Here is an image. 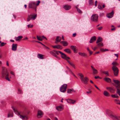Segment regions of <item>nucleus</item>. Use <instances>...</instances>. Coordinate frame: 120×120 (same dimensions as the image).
<instances>
[{"instance_id":"1","label":"nucleus","mask_w":120,"mask_h":120,"mask_svg":"<svg viewBox=\"0 0 120 120\" xmlns=\"http://www.w3.org/2000/svg\"><path fill=\"white\" fill-rule=\"evenodd\" d=\"M106 112L110 115V117L113 120H120V116H116L110 110H107Z\"/></svg>"},{"instance_id":"2","label":"nucleus","mask_w":120,"mask_h":120,"mask_svg":"<svg viewBox=\"0 0 120 120\" xmlns=\"http://www.w3.org/2000/svg\"><path fill=\"white\" fill-rule=\"evenodd\" d=\"M113 81L115 83V84L114 86H116V93L119 95H120V81L117 80H115L113 79Z\"/></svg>"},{"instance_id":"3","label":"nucleus","mask_w":120,"mask_h":120,"mask_svg":"<svg viewBox=\"0 0 120 120\" xmlns=\"http://www.w3.org/2000/svg\"><path fill=\"white\" fill-rule=\"evenodd\" d=\"M79 75L80 77V79L82 82L85 84H87L89 81L88 77L86 76L84 77V75L81 73H79Z\"/></svg>"},{"instance_id":"4","label":"nucleus","mask_w":120,"mask_h":120,"mask_svg":"<svg viewBox=\"0 0 120 120\" xmlns=\"http://www.w3.org/2000/svg\"><path fill=\"white\" fill-rule=\"evenodd\" d=\"M12 108L13 109L14 112L18 116L20 115L19 117L20 118L23 120H27V118L25 115H22V114H23L22 113H21V114H20V113L16 109L13 108Z\"/></svg>"},{"instance_id":"5","label":"nucleus","mask_w":120,"mask_h":120,"mask_svg":"<svg viewBox=\"0 0 120 120\" xmlns=\"http://www.w3.org/2000/svg\"><path fill=\"white\" fill-rule=\"evenodd\" d=\"M2 77L4 78L5 76H9L8 71L7 69L5 67H2Z\"/></svg>"},{"instance_id":"6","label":"nucleus","mask_w":120,"mask_h":120,"mask_svg":"<svg viewBox=\"0 0 120 120\" xmlns=\"http://www.w3.org/2000/svg\"><path fill=\"white\" fill-rule=\"evenodd\" d=\"M37 15L36 14H35L34 13L29 15L27 19V21L29 22L30 20H35L36 18Z\"/></svg>"},{"instance_id":"7","label":"nucleus","mask_w":120,"mask_h":120,"mask_svg":"<svg viewBox=\"0 0 120 120\" xmlns=\"http://www.w3.org/2000/svg\"><path fill=\"white\" fill-rule=\"evenodd\" d=\"M98 16L96 14H94L92 15L91 17V21L96 22L98 20Z\"/></svg>"},{"instance_id":"8","label":"nucleus","mask_w":120,"mask_h":120,"mask_svg":"<svg viewBox=\"0 0 120 120\" xmlns=\"http://www.w3.org/2000/svg\"><path fill=\"white\" fill-rule=\"evenodd\" d=\"M112 69L115 75L117 76L119 72L118 69V68L115 65H114L112 67Z\"/></svg>"},{"instance_id":"9","label":"nucleus","mask_w":120,"mask_h":120,"mask_svg":"<svg viewBox=\"0 0 120 120\" xmlns=\"http://www.w3.org/2000/svg\"><path fill=\"white\" fill-rule=\"evenodd\" d=\"M29 8H34L35 11L36 10V3L35 2H33L30 3L28 5Z\"/></svg>"},{"instance_id":"10","label":"nucleus","mask_w":120,"mask_h":120,"mask_svg":"<svg viewBox=\"0 0 120 120\" xmlns=\"http://www.w3.org/2000/svg\"><path fill=\"white\" fill-rule=\"evenodd\" d=\"M67 86V85L66 84H64L62 85L60 88V91L62 92H65L66 91Z\"/></svg>"},{"instance_id":"11","label":"nucleus","mask_w":120,"mask_h":120,"mask_svg":"<svg viewBox=\"0 0 120 120\" xmlns=\"http://www.w3.org/2000/svg\"><path fill=\"white\" fill-rule=\"evenodd\" d=\"M59 52L61 54V56L62 58L66 60L67 61V60H68V59H70V57H67L66 55L64 53L60 51H59Z\"/></svg>"},{"instance_id":"12","label":"nucleus","mask_w":120,"mask_h":120,"mask_svg":"<svg viewBox=\"0 0 120 120\" xmlns=\"http://www.w3.org/2000/svg\"><path fill=\"white\" fill-rule=\"evenodd\" d=\"M114 11H112L111 12L106 15V16L109 18H112L113 15Z\"/></svg>"},{"instance_id":"13","label":"nucleus","mask_w":120,"mask_h":120,"mask_svg":"<svg viewBox=\"0 0 120 120\" xmlns=\"http://www.w3.org/2000/svg\"><path fill=\"white\" fill-rule=\"evenodd\" d=\"M52 47L54 48H56L58 49H61L62 48V46L60 45H53Z\"/></svg>"},{"instance_id":"14","label":"nucleus","mask_w":120,"mask_h":120,"mask_svg":"<svg viewBox=\"0 0 120 120\" xmlns=\"http://www.w3.org/2000/svg\"><path fill=\"white\" fill-rule=\"evenodd\" d=\"M43 113L41 110H38V111L37 117L38 118H40L42 116Z\"/></svg>"},{"instance_id":"15","label":"nucleus","mask_w":120,"mask_h":120,"mask_svg":"<svg viewBox=\"0 0 120 120\" xmlns=\"http://www.w3.org/2000/svg\"><path fill=\"white\" fill-rule=\"evenodd\" d=\"M66 100L68 103L70 104H74L76 102L75 101L70 99H68Z\"/></svg>"},{"instance_id":"16","label":"nucleus","mask_w":120,"mask_h":120,"mask_svg":"<svg viewBox=\"0 0 120 120\" xmlns=\"http://www.w3.org/2000/svg\"><path fill=\"white\" fill-rule=\"evenodd\" d=\"M17 44H13L12 45V50L13 51H16L17 49Z\"/></svg>"},{"instance_id":"17","label":"nucleus","mask_w":120,"mask_h":120,"mask_svg":"<svg viewBox=\"0 0 120 120\" xmlns=\"http://www.w3.org/2000/svg\"><path fill=\"white\" fill-rule=\"evenodd\" d=\"M63 8L66 10H68L71 8L70 6L68 5H66L63 6Z\"/></svg>"},{"instance_id":"18","label":"nucleus","mask_w":120,"mask_h":120,"mask_svg":"<svg viewBox=\"0 0 120 120\" xmlns=\"http://www.w3.org/2000/svg\"><path fill=\"white\" fill-rule=\"evenodd\" d=\"M71 48L74 51L75 53H76L77 52V50L76 49V47L75 46L71 45Z\"/></svg>"},{"instance_id":"19","label":"nucleus","mask_w":120,"mask_h":120,"mask_svg":"<svg viewBox=\"0 0 120 120\" xmlns=\"http://www.w3.org/2000/svg\"><path fill=\"white\" fill-rule=\"evenodd\" d=\"M96 39V38L95 36H94L91 37L90 39V40L89 41L90 43H92L95 41Z\"/></svg>"},{"instance_id":"20","label":"nucleus","mask_w":120,"mask_h":120,"mask_svg":"<svg viewBox=\"0 0 120 120\" xmlns=\"http://www.w3.org/2000/svg\"><path fill=\"white\" fill-rule=\"evenodd\" d=\"M91 67L93 71V74H96L98 73L97 70L95 69L92 66H91Z\"/></svg>"},{"instance_id":"21","label":"nucleus","mask_w":120,"mask_h":120,"mask_svg":"<svg viewBox=\"0 0 120 120\" xmlns=\"http://www.w3.org/2000/svg\"><path fill=\"white\" fill-rule=\"evenodd\" d=\"M56 109L57 110L60 111L62 110L63 109V107L62 106H60L57 107H56Z\"/></svg>"},{"instance_id":"22","label":"nucleus","mask_w":120,"mask_h":120,"mask_svg":"<svg viewBox=\"0 0 120 120\" xmlns=\"http://www.w3.org/2000/svg\"><path fill=\"white\" fill-rule=\"evenodd\" d=\"M61 40V38L59 36H57L55 40V43H57L58 42H60Z\"/></svg>"},{"instance_id":"23","label":"nucleus","mask_w":120,"mask_h":120,"mask_svg":"<svg viewBox=\"0 0 120 120\" xmlns=\"http://www.w3.org/2000/svg\"><path fill=\"white\" fill-rule=\"evenodd\" d=\"M60 43L61 44H63L64 46H66L68 45V43L66 41H62Z\"/></svg>"},{"instance_id":"24","label":"nucleus","mask_w":120,"mask_h":120,"mask_svg":"<svg viewBox=\"0 0 120 120\" xmlns=\"http://www.w3.org/2000/svg\"><path fill=\"white\" fill-rule=\"evenodd\" d=\"M104 96H109L110 94L109 93L106 91H104Z\"/></svg>"},{"instance_id":"25","label":"nucleus","mask_w":120,"mask_h":120,"mask_svg":"<svg viewBox=\"0 0 120 120\" xmlns=\"http://www.w3.org/2000/svg\"><path fill=\"white\" fill-rule=\"evenodd\" d=\"M50 53L52 55L56 57V58H57L58 59H59L60 58L54 52H53L52 51H50Z\"/></svg>"},{"instance_id":"26","label":"nucleus","mask_w":120,"mask_h":120,"mask_svg":"<svg viewBox=\"0 0 120 120\" xmlns=\"http://www.w3.org/2000/svg\"><path fill=\"white\" fill-rule=\"evenodd\" d=\"M104 79L105 81L108 83H110L111 82V79L109 78H105Z\"/></svg>"},{"instance_id":"27","label":"nucleus","mask_w":120,"mask_h":120,"mask_svg":"<svg viewBox=\"0 0 120 120\" xmlns=\"http://www.w3.org/2000/svg\"><path fill=\"white\" fill-rule=\"evenodd\" d=\"M68 62V63L71 66L73 67V68H75V65L72 63L69 60H67Z\"/></svg>"},{"instance_id":"28","label":"nucleus","mask_w":120,"mask_h":120,"mask_svg":"<svg viewBox=\"0 0 120 120\" xmlns=\"http://www.w3.org/2000/svg\"><path fill=\"white\" fill-rule=\"evenodd\" d=\"M75 92V91L73 89H68L67 90V92L68 93H72L71 92Z\"/></svg>"},{"instance_id":"29","label":"nucleus","mask_w":120,"mask_h":120,"mask_svg":"<svg viewBox=\"0 0 120 120\" xmlns=\"http://www.w3.org/2000/svg\"><path fill=\"white\" fill-rule=\"evenodd\" d=\"M43 55L38 53V54L37 57L39 59H42L44 58Z\"/></svg>"},{"instance_id":"30","label":"nucleus","mask_w":120,"mask_h":120,"mask_svg":"<svg viewBox=\"0 0 120 120\" xmlns=\"http://www.w3.org/2000/svg\"><path fill=\"white\" fill-rule=\"evenodd\" d=\"M78 54L79 55L82 56H87L86 54L84 53L79 52Z\"/></svg>"},{"instance_id":"31","label":"nucleus","mask_w":120,"mask_h":120,"mask_svg":"<svg viewBox=\"0 0 120 120\" xmlns=\"http://www.w3.org/2000/svg\"><path fill=\"white\" fill-rule=\"evenodd\" d=\"M13 116V112H9L8 115V117H11Z\"/></svg>"},{"instance_id":"32","label":"nucleus","mask_w":120,"mask_h":120,"mask_svg":"<svg viewBox=\"0 0 120 120\" xmlns=\"http://www.w3.org/2000/svg\"><path fill=\"white\" fill-rule=\"evenodd\" d=\"M102 40V38L101 37H99L97 39L96 43H98L101 41Z\"/></svg>"},{"instance_id":"33","label":"nucleus","mask_w":120,"mask_h":120,"mask_svg":"<svg viewBox=\"0 0 120 120\" xmlns=\"http://www.w3.org/2000/svg\"><path fill=\"white\" fill-rule=\"evenodd\" d=\"M66 68L69 72H70L74 76H75V75L72 72V71L68 67H66Z\"/></svg>"},{"instance_id":"34","label":"nucleus","mask_w":120,"mask_h":120,"mask_svg":"<svg viewBox=\"0 0 120 120\" xmlns=\"http://www.w3.org/2000/svg\"><path fill=\"white\" fill-rule=\"evenodd\" d=\"M115 102L117 104L120 105V101L119 100L115 99L114 100Z\"/></svg>"},{"instance_id":"35","label":"nucleus","mask_w":120,"mask_h":120,"mask_svg":"<svg viewBox=\"0 0 120 120\" xmlns=\"http://www.w3.org/2000/svg\"><path fill=\"white\" fill-rule=\"evenodd\" d=\"M22 38V36H19L18 37L16 38V41H19L20 39H21Z\"/></svg>"},{"instance_id":"36","label":"nucleus","mask_w":120,"mask_h":120,"mask_svg":"<svg viewBox=\"0 0 120 120\" xmlns=\"http://www.w3.org/2000/svg\"><path fill=\"white\" fill-rule=\"evenodd\" d=\"M111 96L113 98H119V97L117 94L112 95H111Z\"/></svg>"},{"instance_id":"37","label":"nucleus","mask_w":120,"mask_h":120,"mask_svg":"<svg viewBox=\"0 0 120 120\" xmlns=\"http://www.w3.org/2000/svg\"><path fill=\"white\" fill-rule=\"evenodd\" d=\"M64 51L65 52L69 53H70L71 52L70 49H66L64 50Z\"/></svg>"},{"instance_id":"38","label":"nucleus","mask_w":120,"mask_h":120,"mask_svg":"<svg viewBox=\"0 0 120 120\" xmlns=\"http://www.w3.org/2000/svg\"><path fill=\"white\" fill-rule=\"evenodd\" d=\"M89 4L90 5H94V2L93 0H89Z\"/></svg>"},{"instance_id":"39","label":"nucleus","mask_w":120,"mask_h":120,"mask_svg":"<svg viewBox=\"0 0 120 120\" xmlns=\"http://www.w3.org/2000/svg\"><path fill=\"white\" fill-rule=\"evenodd\" d=\"M103 46V44L102 43H100L97 44V46L98 47H101Z\"/></svg>"},{"instance_id":"40","label":"nucleus","mask_w":120,"mask_h":120,"mask_svg":"<svg viewBox=\"0 0 120 120\" xmlns=\"http://www.w3.org/2000/svg\"><path fill=\"white\" fill-rule=\"evenodd\" d=\"M106 89L107 90L111 92H112V91L113 90V89L111 87H107L106 88Z\"/></svg>"},{"instance_id":"41","label":"nucleus","mask_w":120,"mask_h":120,"mask_svg":"<svg viewBox=\"0 0 120 120\" xmlns=\"http://www.w3.org/2000/svg\"><path fill=\"white\" fill-rule=\"evenodd\" d=\"M6 44V43L2 42L0 44V46L1 47L5 45Z\"/></svg>"},{"instance_id":"42","label":"nucleus","mask_w":120,"mask_h":120,"mask_svg":"<svg viewBox=\"0 0 120 120\" xmlns=\"http://www.w3.org/2000/svg\"><path fill=\"white\" fill-rule=\"evenodd\" d=\"M112 64L116 66L118 65V64L116 62H113L112 63Z\"/></svg>"},{"instance_id":"43","label":"nucleus","mask_w":120,"mask_h":120,"mask_svg":"<svg viewBox=\"0 0 120 120\" xmlns=\"http://www.w3.org/2000/svg\"><path fill=\"white\" fill-rule=\"evenodd\" d=\"M76 8L77 9V11L78 12L80 13H82V12L80 9L78 8L77 7Z\"/></svg>"},{"instance_id":"44","label":"nucleus","mask_w":120,"mask_h":120,"mask_svg":"<svg viewBox=\"0 0 120 120\" xmlns=\"http://www.w3.org/2000/svg\"><path fill=\"white\" fill-rule=\"evenodd\" d=\"M98 8L99 9L101 10H102L103 9L102 8L101 6L99 5H98Z\"/></svg>"},{"instance_id":"45","label":"nucleus","mask_w":120,"mask_h":120,"mask_svg":"<svg viewBox=\"0 0 120 120\" xmlns=\"http://www.w3.org/2000/svg\"><path fill=\"white\" fill-rule=\"evenodd\" d=\"M102 73H103L105 74L106 75H107L108 76H109V75L108 73V71H107V72H106L105 71H103V72Z\"/></svg>"},{"instance_id":"46","label":"nucleus","mask_w":120,"mask_h":120,"mask_svg":"<svg viewBox=\"0 0 120 120\" xmlns=\"http://www.w3.org/2000/svg\"><path fill=\"white\" fill-rule=\"evenodd\" d=\"M8 76H7L4 77L5 78V79L7 80H8L9 81H10V80L8 78Z\"/></svg>"},{"instance_id":"47","label":"nucleus","mask_w":120,"mask_h":120,"mask_svg":"<svg viewBox=\"0 0 120 120\" xmlns=\"http://www.w3.org/2000/svg\"><path fill=\"white\" fill-rule=\"evenodd\" d=\"M40 1L39 0L37 1L36 2L37 4H36V6L39 5V4L40 3Z\"/></svg>"},{"instance_id":"48","label":"nucleus","mask_w":120,"mask_h":120,"mask_svg":"<svg viewBox=\"0 0 120 120\" xmlns=\"http://www.w3.org/2000/svg\"><path fill=\"white\" fill-rule=\"evenodd\" d=\"M34 41H35L37 42L38 43H39L41 44V45H43V46H45V45H44L43 43H41V42H40V41H35V40Z\"/></svg>"},{"instance_id":"49","label":"nucleus","mask_w":120,"mask_h":120,"mask_svg":"<svg viewBox=\"0 0 120 120\" xmlns=\"http://www.w3.org/2000/svg\"><path fill=\"white\" fill-rule=\"evenodd\" d=\"M111 27H113L112 28H111V30H114L116 29L114 27V26L113 25H112Z\"/></svg>"},{"instance_id":"50","label":"nucleus","mask_w":120,"mask_h":120,"mask_svg":"<svg viewBox=\"0 0 120 120\" xmlns=\"http://www.w3.org/2000/svg\"><path fill=\"white\" fill-rule=\"evenodd\" d=\"M102 26H101L100 27H99L98 28V29L99 30H101L102 29Z\"/></svg>"},{"instance_id":"51","label":"nucleus","mask_w":120,"mask_h":120,"mask_svg":"<svg viewBox=\"0 0 120 120\" xmlns=\"http://www.w3.org/2000/svg\"><path fill=\"white\" fill-rule=\"evenodd\" d=\"M100 50L102 52H104L105 51V49H100Z\"/></svg>"},{"instance_id":"52","label":"nucleus","mask_w":120,"mask_h":120,"mask_svg":"<svg viewBox=\"0 0 120 120\" xmlns=\"http://www.w3.org/2000/svg\"><path fill=\"white\" fill-rule=\"evenodd\" d=\"M97 1L96 0L95 1V6L96 7L97 6Z\"/></svg>"},{"instance_id":"53","label":"nucleus","mask_w":120,"mask_h":120,"mask_svg":"<svg viewBox=\"0 0 120 120\" xmlns=\"http://www.w3.org/2000/svg\"><path fill=\"white\" fill-rule=\"evenodd\" d=\"M92 91L91 90H90L89 91H87L86 93L88 94H89Z\"/></svg>"},{"instance_id":"54","label":"nucleus","mask_w":120,"mask_h":120,"mask_svg":"<svg viewBox=\"0 0 120 120\" xmlns=\"http://www.w3.org/2000/svg\"><path fill=\"white\" fill-rule=\"evenodd\" d=\"M94 86L98 89L100 91H101L100 90V89H99L96 86V85H94Z\"/></svg>"},{"instance_id":"55","label":"nucleus","mask_w":120,"mask_h":120,"mask_svg":"<svg viewBox=\"0 0 120 120\" xmlns=\"http://www.w3.org/2000/svg\"><path fill=\"white\" fill-rule=\"evenodd\" d=\"M11 74L12 75H14V73L13 71H11Z\"/></svg>"},{"instance_id":"56","label":"nucleus","mask_w":120,"mask_h":120,"mask_svg":"<svg viewBox=\"0 0 120 120\" xmlns=\"http://www.w3.org/2000/svg\"><path fill=\"white\" fill-rule=\"evenodd\" d=\"M45 47V48L47 49H49V48L48 47L46 46L45 45V46H44Z\"/></svg>"},{"instance_id":"57","label":"nucleus","mask_w":120,"mask_h":120,"mask_svg":"<svg viewBox=\"0 0 120 120\" xmlns=\"http://www.w3.org/2000/svg\"><path fill=\"white\" fill-rule=\"evenodd\" d=\"M99 77L98 76H95L94 78L95 79H97L98 78H99Z\"/></svg>"},{"instance_id":"58","label":"nucleus","mask_w":120,"mask_h":120,"mask_svg":"<svg viewBox=\"0 0 120 120\" xmlns=\"http://www.w3.org/2000/svg\"><path fill=\"white\" fill-rule=\"evenodd\" d=\"M76 35V33H74V34H73V37H75Z\"/></svg>"},{"instance_id":"59","label":"nucleus","mask_w":120,"mask_h":120,"mask_svg":"<svg viewBox=\"0 0 120 120\" xmlns=\"http://www.w3.org/2000/svg\"><path fill=\"white\" fill-rule=\"evenodd\" d=\"M7 65V66H9V64L8 63V61H7L6 62Z\"/></svg>"},{"instance_id":"60","label":"nucleus","mask_w":120,"mask_h":120,"mask_svg":"<svg viewBox=\"0 0 120 120\" xmlns=\"http://www.w3.org/2000/svg\"><path fill=\"white\" fill-rule=\"evenodd\" d=\"M59 51H56V52H55V53L57 55H58L59 54Z\"/></svg>"},{"instance_id":"61","label":"nucleus","mask_w":120,"mask_h":120,"mask_svg":"<svg viewBox=\"0 0 120 120\" xmlns=\"http://www.w3.org/2000/svg\"><path fill=\"white\" fill-rule=\"evenodd\" d=\"M43 40V39L41 37H40V38L39 39V40L40 41H42Z\"/></svg>"},{"instance_id":"62","label":"nucleus","mask_w":120,"mask_h":120,"mask_svg":"<svg viewBox=\"0 0 120 120\" xmlns=\"http://www.w3.org/2000/svg\"><path fill=\"white\" fill-rule=\"evenodd\" d=\"M89 53H90V54L91 55V54L92 53H93V52L91 51H89Z\"/></svg>"},{"instance_id":"63","label":"nucleus","mask_w":120,"mask_h":120,"mask_svg":"<svg viewBox=\"0 0 120 120\" xmlns=\"http://www.w3.org/2000/svg\"><path fill=\"white\" fill-rule=\"evenodd\" d=\"M18 91L20 93H22V91H21L20 90V89L18 90Z\"/></svg>"},{"instance_id":"64","label":"nucleus","mask_w":120,"mask_h":120,"mask_svg":"<svg viewBox=\"0 0 120 120\" xmlns=\"http://www.w3.org/2000/svg\"><path fill=\"white\" fill-rule=\"evenodd\" d=\"M97 48V47H94V49L93 48V49L94 51H95L96 49Z\"/></svg>"}]
</instances>
